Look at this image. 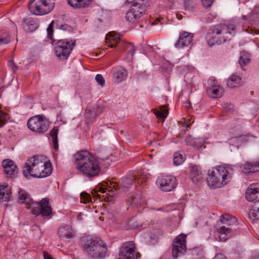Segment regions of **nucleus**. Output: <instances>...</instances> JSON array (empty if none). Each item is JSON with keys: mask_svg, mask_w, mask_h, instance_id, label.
Instances as JSON below:
<instances>
[{"mask_svg": "<svg viewBox=\"0 0 259 259\" xmlns=\"http://www.w3.org/2000/svg\"><path fill=\"white\" fill-rule=\"evenodd\" d=\"M77 170L91 179L99 176L101 167L99 161L88 150L80 151L74 155Z\"/></svg>", "mask_w": 259, "mask_h": 259, "instance_id": "obj_1", "label": "nucleus"}, {"mask_svg": "<svg viewBox=\"0 0 259 259\" xmlns=\"http://www.w3.org/2000/svg\"><path fill=\"white\" fill-rule=\"evenodd\" d=\"M52 170L51 163L45 157L35 155L27 159L23 167V174L27 178L30 177L44 178L49 176Z\"/></svg>", "mask_w": 259, "mask_h": 259, "instance_id": "obj_2", "label": "nucleus"}, {"mask_svg": "<svg viewBox=\"0 0 259 259\" xmlns=\"http://www.w3.org/2000/svg\"><path fill=\"white\" fill-rule=\"evenodd\" d=\"M84 254L92 259H104L108 255L106 243L100 238L85 235L80 239Z\"/></svg>", "mask_w": 259, "mask_h": 259, "instance_id": "obj_3", "label": "nucleus"}, {"mask_svg": "<svg viewBox=\"0 0 259 259\" xmlns=\"http://www.w3.org/2000/svg\"><path fill=\"white\" fill-rule=\"evenodd\" d=\"M18 202L25 204L27 208H31V213L34 215L37 216L40 214L44 218L52 216V208L49 199L47 198L42 199L39 203L34 202L26 191L20 190L18 192Z\"/></svg>", "mask_w": 259, "mask_h": 259, "instance_id": "obj_4", "label": "nucleus"}, {"mask_svg": "<svg viewBox=\"0 0 259 259\" xmlns=\"http://www.w3.org/2000/svg\"><path fill=\"white\" fill-rule=\"evenodd\" d=\"M233 25H229L221 24L209 29L206 39L209 46L215 44H222L228 40H230L235 33Z\"/></svg>", "mask_w": 259, "mask_h": 259, "instance_id": "obj_5", "label": "nucleus"}, {"mask_svg": "<svg viewBox=\"0 0 259 259\" xmlns=\"http://www.w3.org/2000/svg\"><path fill=\"white\" fill-rule=\"evenodd\" d=\"M231 168L224 165H218L209 170L207 183L209 187L217 188L226 185L231 178Z\"/></svg>", "mask_w": 259, "mask_h": 259, "instance_id": "obj_6", "label": "nucleus"}, {"mask_svg": "<svg viewBox=\"0 0 259 259\" xmlns=\"http://www.w3.org/2000/svg\"><path fill=\"white\" fill-rule=\"evenodd\" d=\"M54 6L55 0H32L29 3L28 8L34 15H43L50 13Z\"/></svg>", "mask_w": 259, "mask_h": 259, "instance_id": "obj_7", "label": "nucleus"}, {"mask_svg": "<svg viewBox=\"0 0 259 259\" xmlns=\"http://www.w3.org/2000/svg\"><path fill=\"white\" fill-rule=\"evenodd\" d=\"M146 12L145 0H140V2H133L129 10L126 13L125 18L127 21L136 22L144 16Z\"/></svg>", "mask_w": 259, "mask_h": 259, "instance_id": "obj_8", "label": "nucleus"}, {"mask_svg": "<svg viewBox=\"0 0 259 259\" xmlns=\"http://www.w3.org/2000/svg\"><path fill=\"white\" fill-rule=\"evenodd\" d=\"M75 42L72 40H59L55 46L54 51L56 56L61 60L67 59L70 55Z\"/></svg>", "mask_w": 259, "mask_h": 259, "instance_id": "obj_9", "label": "nucleus"}, {"mask_svg": "<svg viewBox=\"0 0 259 259\" xmlns=\"http://www.w3.org/2000/svg\"><path fill=\"white\" fill-rule=\"evenodd\" d=\"M27 125L32 132L42 134L47 131L49 122L44 116L38 115L30 118L27 121Z\"/></svg>", "mask_w": 259, "mask_h": 259, "instance_id": "obj_10", "label": "nucleus"}, {"mask_svg": "<svg viewBox=\"0 0 259 259\" xmlns=\"http://www.w3.org/2000/svg\"><path fill=\"white\" fill-rule=\"evenodd\" d=\"M135 249V244L133 241L124 243L120 249L119 259H138L140 254Z\"/></svg>", "mask_w": 259, "mask_h": 259, "instance_id": "obj_11", "label": "nucleus"}, {"mask_svg": "<svg viewBox=\"0 0 259 259\" xmlns=\"http://www.w3.org/2000/svg\"><path fill=\"white\" fill-rule=\"evenodd\" d=\"M186 235L181 234L178 236L172 245V256L174 258L183 255L186 251Z\"/></svg>", "mask_w": 259, "mask_h": 259, "instance_id": "obj_12", "label": "nucleus"}, {"mask_svg": "<svg viewBox=\"0 0 259 259\" xmlns=\"http://www.w3.org/2000/svg\"><path fill=\"white\" fill-rule=\"evenodd\" d=\"M157 183L162 191L169 192L176 187L178 182L176 178L174 176H162L158 177Z\"/></svg>", "mask_w": 259, "mask_h": 259, "instance_id": "obj_13", "label": "nucleus"}, {"mask_svg": "<svg viewBox=\"0 0 259 259\" xmlns=\"http://www.w3.org/2000/svg\"><path fill=\"white\" fill-rule=\"evenodd\" d=\"M193 37V33L183 31L180 33L179 38L175 43V47L178 49L190 47L192 44Z\"/></svg>", "mask_w": 259, "mask_h": 259, "instance_id": "obj_14", "label": "nucleus"}, {"mask_svg": "<svg viewBox=\"0 0 259 259\" xmlns=\"http://www.w3.org/2000/svg\"><path fill=\"white\" fill-rule=\"evenodd\" d=\"M207 84L208 86L206 89V92L209 96L213 98H218L222 96L223 90L215 79L213 77L210 78L207 81Z\"/></svg>", "mask_w": 259, "mask_h": 259, "instance_id": "obj_15", "label": "nucleus"}, {"mask_svg": "<svg viewBox=\"0 0 259 259\" xmlns=\"http://www.w3.org/2000/svg\"><path fill=\"white\" fill-rule=\"evenodd\" d=\"M112 75L114 81L116 83H119L125 80L127 72L122 67L118 66L112 69Z\"/></svg>", "mask_w": 259, "mask_h": 259, "instance_id": "obj_16", "label": "nucleus"}, {"mask_svg": "<svg viewBox=\"0 0 259 259\" xmlns=\"http://www.w3.org/2000/svg\"><path fill=\"white\" fill-rule=\"evenodd\" d=\"M2 163L4 171L7 175L13 176L17 174L18 167L13 161L5 159Z\"/></svg>", "mask_w": 259, "mask_h": 259, "instance_id": "obj_17", "label": "nucleus"}, {"mask_svg": "<svg viewBox=\"0 0 259 259\" xmlns=\"http://www.w3.org/2000/svg\"><path fill=\"white\" fill-rule=\"evenodd\" d=\"M215 234V235L220 238V241H225L229 237L235 234V233L229 228H218Z\"/></svg>", "mask_w": 259, "mask_h": 259, "instance_id": "obj_18", "label": "nucleus"}, {"mask_svg": "<svg viewBox=\"0 0 259 259\" xmlns=\"http://www.w3.org/2000/svg\"><path fill=\"white\" fill-rule=\"evenodd\" d=\"M221 224L227 226H237L239 224L237 219L229 213L222 214L220 217Z\"/></svg>", "mask_w": 259, "mask_h": 259, "instance_id": "obj_19", "label": "nucleus"}, {"mask_svg": "<svg viewBox=\"0 0 259 259\" xmlns=\"http://www.w3.org/2000/svg\"><path fill=\"white\" fill-rule=\"evenodd\" d=\"M241 168L244 173L255 172L259 170V161L246 162L242 165Z\"/></svg>", "mask_w": 259, "mask_h": 259, "instance_id": "obj_20", "label": "nucleus"}, {"mask_svg": "<svg viewBox=\"0 0 259 259\" xmlns=\"http://www.w3.org/2000/svg\"><path fill=\"white\" fill-rule=\"evenodd\" d=\"M23 27L27 32H33L38 27V22L32 18H27L24 19Z\"/></svg>", "mask_w": 259, "mask_h": 259, "instance_id": "obj_21", "label": "nucleus"}, {"mask_svg": "<svg viewBox=\"0 0 259 259\" xmlns=\"http://www.w3.org/2000/svg\"><path fill=\"white\" fill-rule=\"evenodd\" d=\"M58 234L62 238L72 239L75 237V233L72 228H59Z\"/></svg>", "mask_w": 259, "mask_h": 259, "instance_id": "obj_22", "label": "nucleus"}, {"mask_svg": "<svg viewBox=\"0 0 259 259\" xmlns=\"http://www.w3.org/2000/svg\"><path fill=\"white\" fill-rule=\"evenodd\" d=\"M242 84L241 77L235 74H232L227 82V85L230 88H238Z\"/></svg>", "mask_w": 259, "mask_h": 259, "instance_id": "obj_23", "label": "nucleus"}, {"mask_svg": "<svg viewBox=\"0 0 259 259\" xmlns=\"http://www.w3.org/2000/svg\"><path fill=\"white\" fill-rule=\"evenodd\" d=\"M119 40L120 37L118 34L110 32L106 36V45L112 48L118 44Z\"/></svg>", "mask_w": 259, "mask_h": 259, "instance_id": "obj_24", "label": "nucleus"}, {"mask_svg": "<svg viewBox=\"0 0 259 259\" xmlns=\"http://www.w3.org/2000/svg\"><path fill=\"white\" fill-rule=\"evenodd\" d=\"M93 0H67L68 4L73 8H85L88 7Z\"/></svg>", "mask_w": 259, "mask_h": 259, "instance_id": "obj_25", "label": "nucleus"}, {"mask_svg": "<svg viewBox=\"0 0 259 259\" xmlns=\"http://www.w3.org/2000/svg\"><path fill=\"white\" fill-rule=\"evenodd\" d=\"M248 215L249 219L252 220H259V200L253 203Z\"/></svg>", "mask_w": 259, "mask_h": 259, "instance_id": "obj_26", "label": "nucleus"}, {"mask_svg": "<svg viewBox=\"0 0 259 259\" xmlns=\"http://www.w3.org/2000/svg\"><path fill=\"white\" fill-rule=\"evenodd\" d=\"M122 47L123 51L126 52L128 59L132 60L135 52L134 45L132 43L125 42L123 44Z\"/></svg>", "mask_w": 259, "mask_h": 259, "instance_id": "obj_27", "label": "nucleus"}, {"mask_svg": "<svg viewBox=\"0 0 259 259\" xmlns=\"http://www.w3.org/2000/svg\"><path fill=\"white\" fill-rule=\"evenodd\" d=\"M185 142L187 145L196 148H200L202 145V143L199 139L193 138L190 136L186 138Z\"/></svg>", "mask_w": 259, "mask_h": 259, "instance_id": "obj_28", "label": "nucleus"}, {"mask_svg": "<svg viewBox=\"0 0 259 259\" xmlns=\"http://www.w3.org/2000/svg\"><path fill=\"white\" fill-rule=\"evenodd\" d=\"M230 137L231 138H237L238 139V140L241 141L242 143H246L248 142L253 139L254 137L251 134H247L245 135H235V136H231Z\"/></svg>", "mask_w": 259, "mask_h": 259, "instance_id": "obj_29", "label": "nucleus"}, {"mask_svg": "<svg viewBox=\"0 0 259 259\" xmlns=\"http://www.w3.org/2000/svg\"><path fill=\"white\" fill-rule=\"evenodd\" d=\"M136 178H134V180L133 178H124L122 180V186L125 188L128 189L130 188L133 185V182L135 181V183H139L140 178H139L138 180H136Z\"/></svg>", "mask_w": 259, "mask_h": 259, "instance_id": "obj_30", "label": "nucleus"}, {"mask_svg": "<svg viewBox=\"0 0 259 259\" xmlns=\"http://www.w3.org/2000/svg\"><path fill=\"white\" fill-rule=\"evenodd\" d=\"M58 131L56 128H53L50 132V136L52 138V144L53 148L57 150L58 148Z\"/></svg>", "mask_w": 259, "mask_h": 259, "instance_id": "obj_31", "label": "nucleus"}, {"mask_svg": "<svg viewBox=\"0 0 259 259\" xmlns=\"http://www.w3.org/2000/svg\"><path fill=\"white\" fill-rule=\"evenodd\" d=\"M250 61L249 55L246 53L242 52L241 53L239 63L242 67L247 64Z\"/></svg>", "mask_w": 259, "mask_h": 259, "instance_id": "obj_32", "label": "nucleus"}, {"mask_svg": "<svg viewBox=\"0 0 259 259\" xmlns=\"http://www.w3.org/2000/svg\"><path fill=\"white\" fill-rule=\"evenodd\" d=\"M173 160L174 163L176 165H179L184 161L185 157L182 154L178 152H176L174 156Z\"/></svg>", "mask_w": 259, "mask_h": 259, "instance_id": "obj_33", "label": "nucleus"}, {"mask_svg": "<svg viewBox=\"0 0 259 259\" xmlns=\"http://www.w3.org/2000/svg\"><path fill=\"white\" fill-rule=\"evenodd\" d=\"M168 114L167 109L165 107H161L159 110L156 112V115L158 118L165 119Z\"/></svg>", "mask_w": 259, "mask_h": 259, "instance_id": "obj_34", "label": "nucleus"}, {"mask_svg": "<svg viewBox=\"0 0 259 259\" xmlns=\"http://www.w3.org/2000/svg\"><path fill=\"white\" fill-rule=\"evenodd\" d=\"M247 189L248 193L252 192V194L256 196L257 193H259V183H253L250 185Z\"/></svg>", "mask_w": 259, "mask_h": 259, "instance_id": "obj_35", "label": "nucleus"}, {"mask_svg": "<svg viewBox=\"0 0 259 259\" xmlns=\"http://www.w3.org/2000/svg\"><path fill=\"white\" fill-rule=\"evenodd\" d=\"M247 189L248 193L252 192V194L256 196L257 193H259V183H253L250 185Z\"/></svg>", "mask_w": 259, "mask_h": 259, "instance_id": "obj_36", "label": "nucleus"}, {"mask_svg": "<svg viewBox=\"0 0 259 259\" xmlns=\"http://www.w3.org/2000/svg\"><path fill=\"white\" fill-rule=\"evenodd\" d=\"M247 189L248 193L252 192V194L256 196L257 193H259V183H253L250 185Z\"/></svg>", "mask_w": 259, "mask_h": 259, "instance_id": "obj_37", "label": "nucleus"}, {"mask_svg": "<svg viewBox=\"0 0 259 259\" xmlns=\"http://www.w3.org/2000/svg\"><path fill=\"white\" fill-rule=\"evenodd\" d=\"M6 187L0 185V199H3L5 201L8 197V193H6Z\"/></svg>", "mask_w": 259, "mask_h": 259, "instance_id": "obj_38", "label": "nucleus"}, {"mask_svg": "<svg viewBox=\"0 0 259 259\" xmlns=\"http://www.w3.org/2000/svg\"><path fill=\"white\" fill-rule=\"evenodd\" d=\"M91 196L89 194L85 192H82L80 194V202L86 204L90 202Z\"/></svg>", "mask_w": 259, "mask_h": 259, "instance_id": "obj_39", "label": "nucleus"}, {"mask_svg": "<svg viewBox=\"0 0 259 259\" xmlns=\"http://www.w3.org/2000/svg\"><path fill=\"white\" fill-rule=\"evenodd\" d=\"M53 23H51L49 25L48 28H47V33H48V38L50 39L51 42L53 43L54 41V39L53 38Z\"/></svg>", "mask_w": 259, "mask_h": 259, "instance_id": "obj_40", "label": "nucleus"}, {"mask_svg": "<svg viewBox=\"0 0 259 259\" xmlns=\"http://www.w3.org/2000/svg\"><path fill=\"white\" fill-rule=\"evenodd\" d=\"M95 79L99 85L101 87L104 86L105 79L101 74H98L96 75Z\"/></svg>", "mask_w": 259, "mask_h": 259, "instance_id": "obj_41", "label": "nucleus"}, {"mask_svg": "<svg viewBox=\"0 0 259 259\" xmlns=\"http://www.w3.org/2000/svg\"><path fill=\"white\" fill-rule=\"evenodd\" d=\"M251 193H248V189H247L246 192L245 197L247 201H253L256 198V196H255L253 194H252V192Z\"/></svg>", "mask_w": 259, "mask_h": 259, "instance_id": "obj_42", "label": "nucleus"}, {"mask_svg": "<svg viewBox=\"0 0 259 259\" xmlns=\"http://www.w3.org/2000/svg\"><path fill=\"white\" fill-rule=\"evenodd\" d=\"M8 65L9 68L13 71L15 72L18 69L17 66L15 64L13 60H9L8 61Z\"/></svg>", "mask_w": 259, "mask_h": 259, "instance_id": "obj_43", "label": "nucleus"}, {"mask_svg": "<svg viewBox=\"0 0 259 259\" xmlns=\"http://www.w3.org/2000/svg\"><path fill=\"white\" fill-rule=\"evenodd\" d=\"M111 188V186H109V184L108 182H104V185L103 187H101L99 188V191L102 193H105L107 191H109V188Z\"/></svg>", "mask_w": 259, "mask_h": 259, "instance_id": "obj_44", "label": "nucleus"}, {"mask_svg": "<svg viewBox=\"0 0 259 259\" xmlns=\"http://www.w3.org/2000/svg\"><path fill=\"white\" fill-rule=\"evenodd\" d=\"M11 41L9 35L0 37V45L3 44H8Z\"/></svg>", "mask_w": 259, "mask_h": 259, "instance_id": "obj_45", "label": "nucleus"}, {"mask_svg": "<svg viewBox=\"0 0 259 259\" xmlns=\"http://www.w3.org/2000/svg\"><path fill=\"white\" fill-rule=\"evenodd\" d=\"M201 174V170L196 166H193L191 169V174L192 176H199Z\"/></svg>", "mask_w": 259, "mask_h": 259, "instance_id": "obj_46", "label": "nucleus"}, {"mask_svg": "<svg viewBox=\"0 0 259 259\" xmlns=\"http://www.w3.org/2000/svg\"><path fill=\"white\" fill-rule=\"evenodd\" d=\"M204 7L208 8L212 5L213 0H201Z\"/></svg>", "mask_w": 259, "mask_h": 259, "instance_id": "obj_47", "label": "nucleus"}, {"mask_svg": "<svg viewBox=\"0 0 259 259\" xmlns=\"http://www.w3.org/2000/svg\"><path fill=\"white\" fill-rule=\"evenodd\" d=\"M253 13H251V14H250V15L249 16L243 15L242 16V19H243L244 20H248L249 21H251L253 20Z\"/></svg>", "mask_w": 259, "mask_h": 259, "instance_id": "obj_48", "label": "nucleus"}, {"mask_svg": "<svg viewBox=\"0 0 259 259\" xmlns=\"http://www.w3.org/2000/svg\"><path fill=\"white\" fill-rule=\"evenodd\" d=\"M213 259H226L225 256L222 253L217 254Z\"/></svg>", "mask_w": 259, "mask_h": 259, "instance_id": "obj_49", "label": "nucleus"}, {"mask_svg": "<svg viewBox=\"0 0 259 259\" xmlns=\"http://www.w3.org/2000/svg\"><path fill=\"white\" fill-rule=\"evenodd\" d=\"M76 219L78 222L81 221L83 220L82 214L81 213H79L77 215V216L76 217Z\"/></svg>", "mask_w": 259, "mask_h": 259, "instance_id": "obj_50", "label": "nucleus"}, {"mask_svg": "<svg viewBox=\"0 0 259 259\" xmlns=\"http://www.w3.org/2000/svg\"><path fill=\"white\" fill-rule=\"evenodd\" d=\"M191 124V122H190V120L188 119L187 120V122L186 123V125L187 126H189V125Z\"/></svg>", "mask_w": 259, "mask_h": 259, "instance_id": "obj_51", "label": "nucleus"}, {"mask_svg": "<svg viewBox=\"0 0 259 259\" xmlns=\"http://www.w3.org/2000/svg\"><path fill=\"white\" fill-rule=\"evenodd\" d=\"M158 20H156L155 22H152V25H156L158 24Z\"/></svg>", "mask_w": 259, "mask_h": 259, "instance_id": "obj_52", "label": "nucleus"}, {"mask_svg": "<svg viewBox=\"0 0 259 259\" xmlns=\"http://www.w3.org/2000/svg\"><path fill=\"white\" fill-rule=\"evenodd\" d=\"M97 116V113H94L93 114V117H95V116Z\"/></svg>", "mask_w": 259, "mask_h": 259, "instance_id": "obj_53", "label": "nucleus"}, {"mask_svg": "<svg viewBox=\"0 0 259 259\" xmlns=\"http://www.w3.org/2000/svg\"><path fill=\"white\" fill-rule=\"evenodd\" d=\"M169 2L172 3L174 2V0H168Z\"/></svg>", "mask_w": 259, "mask_h": 259, "instance_id": "obj_54", "label": "nucleus"}, {"mask_svg": "<svg viewBox=\"0 0 259 259\" xmlns=\"http://www.w3.org/2000/svg\"><path fill=\"white\" fill-rule=\"evenodd\" d=\"M135 1L140 2V0H134V1H133V2H135Z\"/></svg>", "mask_w": 259, "mask_h": 259, "instance_id": "obj_55", "label": "nucleus"}, {"mask_svg": "<svg viewBox=\"0 0 259 259\" xmlns=\"http://www.w3.org/2000/svg\"><path fill=\"white\" fill-rule=\"evenodd\" d=\"M0 236L3 237V235H0Z\"/></svg>", "mask_w": 259, "mask_h": 259, "instance_id": "obj_56", "label": "nucleus"}]
</instances>
